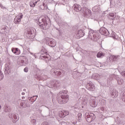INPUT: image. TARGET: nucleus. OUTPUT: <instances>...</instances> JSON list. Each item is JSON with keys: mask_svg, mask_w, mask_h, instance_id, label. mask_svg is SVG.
Here are the masks:
<instances>
[{"mask_svg": "<svg viewBox=\"0 0 125 125\" xmlns=\"http://www.w3.org/2000/svg\"><path fill=\"white\" fill-rule=\"evenodd\" d=\"M49 21V18L48 17H41L39 19L36 21L37 24H39V26L43 30H47L48 29V23L47 21Z\"/></svg>", "mask_w": 125, "mask_h": 125, "instance_id": "nucleus-1", "label": "nucleus"}, {"mask_svg": "<svg viewBox=\"0 0 125 125\" xmlns=\"http://www.w3.org/2000/svg\"><path fill=\"white\" fill-rule=\"evenodd\" d=\"M59 95L62 98L61 101H59L60 104H64L67 103L69 100V96L67 95V91L63 90L60 92Z\"/></svg>", "mask_w": 125, "mask_h": 125, "instance_id": "nucleus-2", "label": "nucleus"}, {"mask_svg": "<svg viewBox=\"0 0 125 125\" xmlns=\"http://www.w3.org/2000/svg\"><path fill=\"white\" fill-rule=\"evenodd\" d=\"M89 39L94 42H98V40L100 39L99 34L96 32H94L93 30H90L89 31Z\"/></svg>", "mask_w": 125, "mask_h": 125, "instance_id": "nucleus-3", "label": "nucleus"}, {"mask_svg": "<svg viewBox=\"0 0 125 125\" xmlns=\"http://www.w3.org/2000/svg\"><path fill=\"white\" fill-rule=\"evenodd\" d=\"M85 118L87 123H91L95 119V115L93 113H86L85 114Z\"/></svg>", "mask_w": 125, "mask_h": 125, "instance_id": "nucleus-4", "label": "nucleus"}, {"mask_svg": "<svg viewBox=\"0 0 125 125\" xmlns=\"http://www.w3.org/2000/svg\"><path fill=\"white\" fill-rule=\"evenodd\" d=\"M46 44L49 45L51 47H55L56 46V41L51 38H46Z\"/></svg>", "mask_w": 125, "mask_h": 125, "instance_id": "nucleus-5", "label": "nucleus"}, {"mask_svg": "<svg viewBox=\"0 0 125 125\" xmlns=\"http://www.w3.org/2000/svg\"><path fill=\"white\" fill-rule=\"evenodd\" d=\"M23 18V14L20 13L16 16L14 19V22L15 24H19L21 22V19Z\"/></svg>", "mask_w": 125, "mask_h": 125, "instance_id": "nucleus-6", "label": "nucleus"}, {"mask_svg": "<svg viewBox=\"0 0 125 125\" xmlns=\"http://www.w3.org/2000/svg\"><path fill=\"white\" fill-rule=\"evenodd\" d=\"M86 88L88 89V90L91 91H94L95 90V86L94 84L91 82V81H89V83L86 84Z\"/></svg>", "mask_w": 125, "mask_h": 125, "instance_id": "nucleus-7", "label": "nucleus"}, {"mask_svg": "<svg viewBox=\"0 0 125 125\" xmlns=\"http://www.w3.org/2000/svg\"><path fill=\"white\" fill-rule=\"evenodd\" d=\"M82 13H83L84 16L87 17V16H90V15H91V11L88 10L86 7H83L82 10Z\"/></svg>", "mask_w": 125, "mask_h": 125, "instance_id": "nucleus-8", "label": "nucleus"}, {"mask_svg": "<svg viewBox=\"0 0 125 125\" xmlns=\"http://www.w3.org/2000/svg\"><path fill=\"white\" fill-rule=\"evenodd\" d=\"M100 33L102 35H104V36H109V35H110V32L104 27H101L100 28Z\"/></svg>", "mask_w": 125, "mask_h": 125, "instance_id": "nucleus-9", "label": "nucleus"}, {"mask_svg": "<svg viewBox=\"0 0 125 125\" xmlns=\"http://www.w3.org/2000/svg\"><path fill=\"white\" fill-rule=\"evenodd\" d=\"M25 33L28 38H29L30 39H33V38H34V37H33V33H32V31H31L30 28H26L25 29Z\"/></svg>", "mask_w": 125, "mask_h": 125, "instance_id": "nucleus-10", "label": "nucleus"}, {"mask_svg": "<svg viewBox=\"0 0 125 125\" xmlns=\"http://www.w3.org/2000/svg\"><path fill=\"white\" fill-rule=\"evenodd\" d=\"M20 105L21 108H26V107H30V104L28 102V101H21Z\"/></svg>", "mask_w": 125, "mask_h": 125, "instance_id": "nucleus-11", "label": "nucleus"}, {"mask_svg": "<svg viewBox=\"0 0 125 125\" xmlns=\"http://www.w3.org/2000/svg\"><path fill=\"white\" fill-rule=\"evenodd\" d=\"M9 117L10 119H12L13 120H15L14 123H16L18 121H19V117L17 116L16 114H12L10 113L9 115Z\"/></svg>", "mask_w": 125, "mask_h": 125, "instance_id": "nucleus-12", "label": "nucleus"}, {"mask_svg": "<svg viewBox=\"0 0 125 125\" xmlns=\"http://www.w3.org/2000/svg\"><path fill=\"white\" fill-rule=\"evenodd\" d=\"M73 10L76 12H80L82 10V7L78 4H74L73 6Z\"/></svg>", "mask_w": 125, "mask_h": 125, "instance_id": "nucleus-13", "label": "nucleus"}, {"mask_svg": "<svg viewBox=\"0 0 125 125\" xmlns=\"http://www.w3.org/2000/svg\"><path fill=\"white\" fill-rule=\"evenodd\" d=\"M121 58V57L119 55L117 56H114V55H111L110 56L109 58V60L112 61H118L120 60Z\"/></svg>", "mask_w": 125, "mask_h": 125, "instance_id": "nucleus-14", "label": "nucleus"}, {"mask_svg": "<svg viewBox=\"0 0 125 125\" xmlns=\"http://www.w3.org/2000/svg\"><path fill=\"white\" fill-rule=\"evenodd\" d=\"M4 73L5 75H9L10 73V66H9V64H8V63H6L5 65Z\"/></svg>", "mask_w": 125, "mask_h": 125, "instance_id": "nucleus-15", "label": "nucleus"}, {"mask_svg": "<svg viewBox=\"0 0 125 125\" xmlns=\"http://www.w3.org/2000/svg\"><path fill=\"white\" fill-rule=\"evenodd\" d=\"M92 10L94 11V12L101 13V8H100V6L99 5L95 6L94 7H93Z\"/></svg>", "mask_w": 125, "mask_h": 125, "instance_id": "nucleus-16", "label": "nucleus"}, {"mask_svg": "<svg viewBox=\"0 0 125 125\" xmlns=\"http://www.w3.org/2000/svg\"><path fill=\"white\" fill-rule=\"evenodd\" d=\"M118 95H119V92H118L117 90L113 89L111 91V96L112 98H117V97H118Z\"/></svg>", "mask_w": 125, "mask_h": 125, "instance_id": "nucleus-17", "label": "nucleus"}, {"mask_svg": "<svg viewBox=\"0 0 125 125\" xmlns=\"http://www.w3.org/2000/svg\"><path fill=\"white\" fill-rule=\"evenodd\" d=\"M12 52L16 55H19L21 53L20 50L18 48H12Z\"/></svg>", "mask_w": 125, "mask_h": 125, "instance_id": "nucleus-18", "label": "nucleus"}, {"mask_svg": "<svg viewBox=\"0 0 125 125\" xmlns=\"http://www.w3.org/2000/svg\"><path fill=\"white\" fill-rule=\"evenodd\" d=\"M38 1H40V0H31L29 3L30 6H31V7H35L36 4L38 3Z\"/></svg>", "mask_w": 125, "mask_h": 125, "instance_id": "nucleus-19", "label": "nucleus"}, {"mask_svg": "<svg viewBox=\"0 0 125 125\" xmlns=\"http://www.w3.org/2000/svg\"><path fill=\"white\" fill-rule=\"evenodd\" d=\"M77 39H81V38L83 37L84 36V33L82 30H79L78 33L77 34Z\"/></svg>", "mask_w": 125, "mask_h": 125, "instance_id": "nucleus-20", "label": "nucleus"}, {"mask_svg": "<svg viewBox=\"0 0 125 125\" xmlns=\"http://www.w3.org/2000/svg\"><path fill=\"white\" fill-rule=\"evenodd\" d=\"M90 105L91 107L94 108L97 106V103H96L95 100H91L90 101Z\"/></svg>", "mask_w": 125, "mask_h": 125, "instance_id": "nucleus-21", "label": "nucleus"}, {"mask_svg": "<svg viewBox=\"0 0 125 125\" xmlns=\"http://www.w3.org/2000/svg\"><path fill=\"white\" fill-rule=\"evenodd\" d=\"M107 36L113 38V39H114V40H117V39H118V35H116V33L113 31H111L110 35L109 34Z\"/></svg>", "mask_w": 125, "mask_h": 125, "instance_id": "nucleus-22", "label": "nucleus"}, {"mask_svg": "<svg viewBox=\"0 0 125 125\" xmlns=\"http://www.w3.org/2000/svg\"><path fill=\"white\" fill-rule=\"evenodd\" d=\"M30 54L32 56V57H34V58H32V57H31L30 56H28V57L30 58V59H32L33 60H35V59H36V58H38V56H39V54H40V53H38V54H33V53H30Z\"/></svg>", "mask_w": 125, "mask_h": 125, "instance_id": "nucleus-23", "label": "nucleus"}, {"mask_svg": "<svg viewBox=\"0 0 125 125\" xmlns=\"http://www.w3.org/2000/svg\"><path fill=\"white\" fill-rule=\"evenodd\" d=\"M92 78L94 79V80H100L101 76L97 73H94L92 75Z\"/></svg>", "mask_w": 125, "mask_h": 125, "instance_id": "nucleus-24", "label": "nucleus"}, {"mask_svg": "<svg viewBox=\"0 0 125 125\" xmlns=\"http://www.w3.org/2000/svg\"><path fill=\"white\" fill-rule=\"evenodd\" d=\"M37 98H38V96H33L32 97H29L28 99L29 101L34 103V102L37 100Z\"/></svg>", "mask_w": 125, "mask_h": 125, "instance_id": "nucleus-25", "label": "nucleus"}, {"mask_svg": "<svg viewBox=\"0 0 125 125\" xmlns=\"http://www.w3.org/2000/svg\"><path fill=\"white\" fill-rule=\"evenodd\" d=\"M117 81L118 84H123V83H124V80L122 78H120V77L117 78Z\"/></svg>", "mask_w": 125, "mask_h": 125, "instance_id": "nucleus-26", "label": "nucleus"}, {"mask_svg": "<svg viewBox=\"0 0 125 125\" xmlns=\"http://www.w3.org/2000/svg\"><path fill=\"white\" fill-rule=\"evenodd\" d=\"M51 74H56V75L60 76V75H61L62 73H61V72L60 71H54V69H52L51 70Z\"/></svg>", "mask_w": 125, "mask_h": 125, "instance_id": "nucleus-27", "label": "nucleus"}, {"mask_svg": "<svg viewBox=\"0 0 125 125\" xmlns=\"http://www.w3.org/2000/svg\"><path fill=\"white\" fill-rule=\"evenodd\" d=\"M104 55H105L104 53L102 52H100L97 54V57H98V58H100L101 57H103Z\"/></svg>", "mask_w": 125, "mask_h": 125, "instance_id": "nucleus-28", "label": "nucleus"}, {"mask_svg": "<svg viewBox=\"0 0 125 125\" xmlns=\"http://www.w3.org/2000/svg\"><path fill=\"white\" fill-rule=\"evenodd\" d=\"M99 102L101 105H105L106 104V100L103 99H101L99 100Z\"/></svg>", "mask_w": 125, "mask_h": 125, "instance_id": "nucleus-29", "label": "nucleus"}, {"mask_svg": "<svg viewBox=\"0 0 125 125\" xmlns=\"http://www.w3.org/2000/svg\"><path fill=\"white\" fill-rule=\"evenodd\" d=\"M41 54H42V55H47V52H46V51H45V49H42Z\"/></svg>", "mask_w": 125, "mask_h": 125, "instance_id": "nucleus-30", "label": "nucleus"}, {"mask_svg": "<svg viewBox=\"0 0 125 125\" xmlns=\"http://www.w3.org/2000/svg\"><path fill=\"white\" fill-rule=\"evenodd\" d=\"M59 116L61 117V118H65V115L64 114V112L63 111H61L60 112V114H59Z\"/></svg>", "mask_w": 125, "mask_h": 125, "instance_id": "nucleus-31", "label": "nucleus"}, {"mask_svg": "<svg viewBox=\"0 0 125 125\" xmlns=\"http://www.w3.org/2000/svg\"><path fill=\"white\" fill-rule=\"evenodd\" d=\"M122 101L125 102V91L122 93Z\"/></svg>", "mask_w": 125, "mask_h": 125, "instance_id": "nucleus-32", "label": "nucleus"}, {"mask_svg": "<svg viewBox=\"0 0 125 125\" xmlns=\"http://www.w3.org/2000/svg\"><path fill=\"white\" fill-rule=\"evenodd\" d=\"M10 110H11V108H10L9 106H8L5 108L4 111L5 112H8L10 111Z\"/></svg>", "mask_w": 125, "mask_h": 125, "instance_id": "nucleus-33", "label": "nucleus"}, {"mask_svg": "<svg viewBox=\"0 0 125 125\" xmlns=\"http://www.w3.org/2000/svg\"><path fill=\"white\" fill-rule=\"evenodd\" d=\"M43 8H42V9L44 10V9H47L48 8L47 6L45 3H43L42 4Z\"/></svg>", "mask_w": 125, "mask_h": 125, "instance_id": "nucleus-34", "label": "nucleus"}, {"mask_svg": "<svg viewBox=\"0 0 125 125\" xmlns=\"http://www.w3.org/2000/svg\"><path fill=\"white\" fill-rule=\"evenodd\" d=\"M111 78H112V79H118L119 78V76H116V75L115 74H112L111 75Z\"/></svg>", "mask_w": 125, "mask_h": 125, "instance_id": "nucleus-35", "label": "nucleus"}, {"mask_svg": "<svg viewBox=\"0 0 125 125\" xmlns=\"http://www.w3.org/2000/svg\"><path fill=\"white\" fill-rule=\"evenodd\" d=\"M3 79V74L1 71H0V81H1Z\"/></svg>", "mask_w": 125, "mask_h": 125, "instance_id": "nucleus-36", "label": "nucleus"}, {"mask_svg": "<svg viewBox=\"0 0 125 125\" xmlns=\"http://www.w3.org/2000/svg\"><path fill=\"white\" fill-rule=\"evenodd\" d=\"M109 16L110 17H111V19H114V18H115V14H114V13L109 14Z\"/></svg>", "mask_w": 125, "mask_h": 125, "instance_id": "nucleus-37", "label": "nucleus"}, {"mask_svg": "<svg viewBox=\"0 0 125 125\" xmlns=\"http://www.w3.org/2000/svg\"><path fill=\"white\" fill-rule=\"evenodd\" d=\"M7 29H8V27H7V26H5L2 28V30H3L5 32H7Z\"/></svg>", "mask_w": 125, "mask_h": 125, "instance_id": "nucleus-38", "label": "nucleus"}, {"mask_svg": "<svg viewBox=\"0 0 125 125\" xmlns=\"http://www.w3.org/2000/svg\"><path fill=\"white\" fill-rule=\"evenodd\" d=\"M63 114H64L65 117L69 115V112L68 111H63Z\"/></svg>", "mask_w": 125, "mask_h": 125, "instance_id": "nucleus-39", "label": "nucleus"}, {"mask_svg": "<svg viewBox=\"0 0 125 125\" xmlns=\"http://www.w3.org/2000/svg\"><path fill=\"white\" fill-rule=\"evenodd\" d=\"M78 117L79 118L78 121L81 122V118H82V113H80L78 114Z\"/></svg>", "mask_w": 125, "mask_h": 125, "instance_id": "nucleus-40", "label": "nucleus"}, {"mask_svg": "<svg viewBox=\"0 0 125 125\" xmlns=\"http://www.w3.org/2000/svg\"><path fill=\"white\" fill-rule=\"evenodd\" d=\"M31 123L32 124H33V125H36V124L37 123V121H36L35 119L32 120Z\"/></svg>", "mask_w": 125, "mask_h": 125, "instance_id": "nucleus-41", "label": "nucleus"}, {"mask_svg": "<svg viewBox=\"0 0 125 125\" xmlns=\"http://www.w3.org/2000/svg\"><path fill=\"white\" fill-rule=\"evenodd\" d=\"M28 71H29V68H28V67H25L24 69V72H25V73H28Z\"/></svg>", "mask_w": 125, "mask_h": 125, "instance_id": "nucleus-42", "label": "nucleus"}, {"mask_svg": "<svg viewBox=\"0 0 125 125\" xmlns=\"http://www.w3.org/2000/svg\"><path fill=\"white\" fill-rule=\"evenodd\" d=\"M122 76H124L125 77V71H123L121 73Z\"/></svg>", "mask_w": 125, "mask_h": 125, "instance_id": "nucleus-43", "label": "nucleus"}, {"mask_svg": "<svg viewBox=\"0 0 125 125\" xmlns=\"http://www.w3.org/2000/svg\"><path fill=\"white\" fill-rule=\"evenodd\" d=\"M0 7H1V8H2V9H5V7H4V6H3V5H1V6Z\"/></svg>", "mask_w": 125, "mask_h": 125, "instance_id": "nucleus-44", "label": "nucleus"}, {"mask_svg": "<svg viewBox=\"0 0 125 125\" xmlns=\"http://www.w3.org/2000/svg\"><path fill=\"white\" fill-rule=\"evenodd\" d=\"M24 62L25 61L24 60H21L20 61V63H21V64H24Z\"/></svg>", "mask_w": 125, "mask_h": 125, "instance_id": "nucleus-45", "label": "nucleus"}, {"mask_svg": "<svg viewBox=\"0 0 125 125\" xmlns=\"http://www.w3.org/2000/svg\"><path fill=\"white\" fill-rule=\"evenodd\" d=\"M72 123L73 124V125H76L77 124V121H72Z\"/></svg>", "mask_w": 125, "mask_h": 125, "instance_id": "nucleus-46", "label": "nucleus"}, {"mask_svg": "<svg viewBox=\"0 0 125 125\" xmlns=\"http://www.w3.org/2000/svg\"><path fill=\"white\" fill-rule=\"evenodd\" d=\"M87 103V102L86 101H84L83 103V104H84V105H86Z\"/></svg>", "mask_w": 125, "mask_h": 125, "instance_id": "nucleus-47", "label": "nucleus"}, {"mask_svg": "<svg viewBox=\"0 0 125 125\" xmlns=\"http://www.w3.org/2000/svg\"><path fill=\"white\" fill-rule=\"evenodd\" d=\"M53 86L54 87H55L57 86L56 84H53Z\"/></svg>", "mask_w": 125, "mask_h": 125, "instance_id": "nucleus-48", "label": "nucleus"}, {"mask_svg": "<svg viewBox=\"0 0 125 125\" xmlns=\"http://www.w3.org/2000/svg\"><path fill=\"white\" fill-rule=\"evenodd\" d=\"M42 57H43L44 58H46V56H42Z\"/></svg>", "mask_w": 125, "mask_h": 125, "instance_id": "nucleus-49", "label": "nucleus"}, {"mask_svg": "<svg viewBox=\"0 0 125 125\" xmlns=\"http://www.w3.org/2000/svg\"><path fill=\"white\" fill-rule=\"evenodd\" d=\"M21 95H25V93H24V92H22V93H21Z\"/></svg>", "mask_w": 125, "mask_h": 125, "instance_id": "nucleus-50", "label": "nucleus"}, {"mask_svg": "<svg viewBox=\"0 0 125 125\" xmlns=\"http://www.w3.org/2000/svg\"><path fill=\"white\" fill-rule=\"evenodd\" d=\"M59 48H61V49H62V48H63V47H60V46H59Z\"/></svg>", "mask_w": 125, "mask_h": 125, "instance_id": "nucleus-51", "label": "nucleus"}, {"mask_svg": "<svg viewBox=\"0 0 125 125\" xmlns=\"http://www.w3.org/2000/svg\"><path fill=\"white\" fill-rule=\"evenodd\" d=\"M22 99H25V97L24 96L22 97Z\"/></svg>", "mask_w": 125, "mask_h": 125, "instance_id": "nucleus-52", "label": "nucleus"}, {"mask_svg": "<svg viewBox=\"0 0 125 125\" xmlns=\"http://www.w3.org/2000/svg\"><path fill=\"white\" fill-rule=\"evenodd\" d=\"M2 5V4L0 3V6H1Z\"/></svg>", "mask_w": 125, "mask_h": 125, "instance_id": "nucleus-53", "label": "nucleus"}, {"mask_svg": "<svg viewBox=\"0 0 125 125\" xmlns=\"http://www.w3.org/2000/svg\"><path fill=\"white\" fill-rule=\"evenodd\" d=\"M0 109H1V105H0Z\"/></svg>", "mask_w": 125, "mask_h": 125, "instance_id": "nucleus-54", "label": "nucleus"}, {"mask_svg": "<svg viewBox=\"0 0 125 125\" xmlns=\"http://www.w3.org/2000/svg\"><path fill=\"white\" fill-rule=\"evenodd\" d=\"M18 0V1H19V0Z\"/></svg>", "mask_w": 125, "mask_h": 125, "instance_id": "nucleus-55", "label": "nucleus"}, {"mask_svg": "<svg viewBox=\"0 0 125 125\" xmlns=\"http://www.w3.org/2000/svg\"><path fill=\"white\" fill-rule=\"evenodd\" d=\"M63 74V75H64V74H65V73H62Z\"/></svg>", "mask_w": 125, "mask_h": 125, "instance_id": "nucleus-56", "label": "nucleus"}]
</instances>
